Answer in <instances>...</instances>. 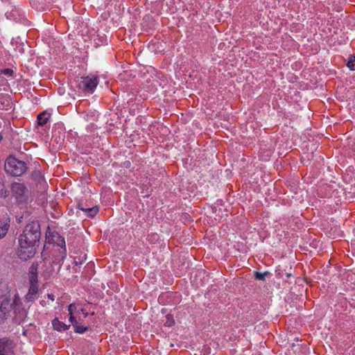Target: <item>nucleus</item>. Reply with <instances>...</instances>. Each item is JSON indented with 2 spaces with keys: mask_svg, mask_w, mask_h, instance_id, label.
Masks as SVG:
<instances>
[{
  "mask_svg": "<svg viewBox=\"0 0 355 355\" xmlns=\"http://www.w3.org/2000/svg\"><path fill=\"white\" fill-rule=\"evenodd\" d=\"M40 236V225L37 221H32L25 226L18 238L17 255L21 260L26 261L35 255L36 243Z\"/></svg>",
  "mask_w": 355,
  "mask_h": 355,
  "instance_id": "1",
  "label": "nucleus"
},
{
  "mask_svg": "<svg viewBox=\"0 0 355 355\" xmlns=\"http://www.w3.org/2000/svg\"><path fill=\"white\" fill-rule=\"evenodd\" d=\"M21 306V304L18 295H15L12 303L10 300L5 298L2 300L0 305V318L2 320L6 319L10 316V313L12 310L15 313L18 312L20 313L21 309L23 311Z\"/></svg>",
  "mask_w": 355,
  "mask_h": 355,
  "instance_id": "2",
  "label": "nucleus"
},
{
  "mask_svg": "<svg viewBox=\"0 0 355 355\" xmlns=\"http://www.w3.org/2000/svg\"><path fill=\"white\" fill-rule=\"evenodd\" d=\"M5 171L13 176H20L26 171V166L25 162L9 157L5 163Z\"/></svg>",
  "mask_w": 355,
  "mask_h": 355,
  "instance_id": "3",
  "label": "nucleus"
},
{
  "mask_svg": "<svg viewBox=\"0 0 355 355\" xmlns=\"http://www.w3.org/2000/svg\"><path fill=\"white\" fill-rule=\"evenodd\" d=\"M98 85L96 77H80L77 80V85L83 92L93 93Z\"/></svg>",
  "mask_w": 355,
  "mask_h": 355,
  "instance_id": "4",
  "label": "nucleus"
},
{
  "mask_svg": "<svg viewBox=\"0 0 355 355\" xmlns=\"http://www.w3.org/2000/svg\"><path fill=\"white\" fill-rule=\"evenodd\" d=\"M13 194L15 196L19 201H24L28 195V190L21 183L15 182L12 184L11 187Z\"/></svg>",
  "mask_w": 355,
  "mask_h": 355,
  "instance_id": "5",
  "label": "nucleus"
},
{
  "mask_svg": "<svg viewBox=\"0 0 355 355\" xmlns=\"http://www.w3.org/2000/svg\"><path fill=\"white\" fill-rule=\"evenodd\" d=\"M13 343L6 338L0 339V355H13Z\"/></svg>",
  "mask_w": 355,
  "mask_h": 355,
  "instance_id": "6",
  "label": "nucleus"
},
{
  "mask_svg": "<svg viewBox=\"0 0 355 355\" xmlns=\"http://www.w3.org/2000/svg\"><path fill=\"white\" fill-rule=\"evenodd\" d=\"M38 293V284L37 281H35L33 282H30V288L28 293L26 295V299L28 301H33L37 298V295Z\"/></svg>",
  "mask_w": 355,
  "mask_h": 355,
  "instance_id": "7",
  "label": "nucleus"
},
{
  "mask_svg": "<svg viewBox=\"0 0 355 355\" xmlns=\"http://www.w3.org/2000/svg\"><path fill=\"white\" fill-rule=\"evenodd\" d=\"M68 311L69 314V322H74L76 320V313L83 312V309L80 307L78 304H71L68 306Z\"/></svg>",
  "mask_w": 355,
  "mask_h": 355,
  "instance_id": "8",
  "label": "nucleus"
},
{
  "mask_svg": "<svg viewBox=\"0 0 355 355\" xmlns=\"http://www.w3.org/2000/svg\"><path fill=\"white\" fill-rule=\"evenodd\" d=\"M78 208L84 211L85 215L88 217L93 218L94 217L98 212V208L97 206H93L92 207H84L82 203H79L78 205Z\"/></svg>",
  "mask_w": 355,
  "mask_h": 355,
  "instance_id": "9",
  "label": "nucleus"
},
{
  "mask_svg": "<svg viewBox=\"0 0 355 355\" xmlns=\"http://www.w3.org/2000/svg\"><path fill=\"white\" fill-rule=\"evenodd\" d=\"M10 227V220L0 219V239L6 236L8 230Z\"/></svg>",
  "mask_w": 355,
  "mask_h": 355,
  "instance_id": "10",
  "label": "nucleus"
},
{
  "mask_svg": "<svg viewBox=\"0 0 355 355\" xmlns=\"http://www.w3.org/2000/svg\"><path fill=\"white\" fill-rule=\"evenodd\" d=\"M50 118V114L46 112H43L38 114L37 117V124L40 126H43L47 123Z\"/></svg>",
  "mask_w": 355,
  "mask_h": 355,
  "instance_id": "11",
  "label": "nucleus"
},
{
  "mask_svg": "<svg viewBox=\"0 0 355 355\" xmlns=\"http://www.w3.org/2000/svg\"><path fill=\"white\" fill-rule=\"evenodd\" d=\"M38 264L33 263L29 270V282L37 281Z\"/></svg>",
  "mask_w": 355,
  "mask_h": 355,
  "instance_id": "12",
  "label": "nucleus"
},
{
  "mask_svg": "<svg viewBox=\"0 0 355 355\" xmlns=\"http://www.w3.org/2000/svg\"><path fill=\"white\" fill-rule=\"evenodd\" d=\"M53 328L59 331H65L69 329L70 325H67L58 319H54L52 322Z\"/></svg>",
  "mask_w": 355,
  "mask_h": 355,
  "instance_id": "13",
  "label": "nucleus"
},
{
  "mask_svg": "<svg viewBox=\"0 0 355 355\" xmlns=\"http://www.w3.org/2000/svg\"><path fill=\"white\" fill-rule=\"evenodd\" d=\"M74 328V331L78 334H83L89 329V327L78 324L76 320L74 322H71Z\"/></svg>",
  "mask_w": 355,
  "mask_h": 355,
  "instance_id": "14",
  "label": "nucleus"
},
{
  "mask_svg": "<svg viewBox=\"0 0 355 355\" xmlns=\"http://www.w3.org/2000/svg\"><path fill=\"white\" fill-rule=\"evenodd\" d=\"M347 67L349 68L350 70L354 71L355 70V55H351L349 59L348 62L347 63Z\"/></svg>",
  "mask_w": 355,
  "mask_h": 355,
  "instance_id": "15",
  "label": "nucleus"
},
{
  "mask_svg": "<svg viewBox=\"0 0 355 355\" xmlns=\"http://www.w3.org/2000/svg\"><path fill=\"white\" fill-rule=\"evenodd\" d=\"M166 321L165 322V326H167V327L173 326L175 322H174V320H173L172 315H167L166 316Z\"/></svg>",
  "mask_w": 355,
  "mask_h": 355,
  "instance_id": "16",
  "label": "nucleus"
},
{
  "mask_svg": "<svg viewBox=\"0 0 355 355\" xmlns=\"http://www.w3.org/2000/svg\"><path fill=\"white\" fill-rule=\"evenodd\" d=\"M1 73L8 77H10V76H12L13 70L10 69H4L3 70H2Z\"/></svg>",
  "mask_w": 355,
  "mask_h": 355,
  "instance_id": "17",
  "label": "nucleus"
},
{
  "mask_svg": "<svg viewBox=\"0 0 355 355\" xmlns=\"http://www.w3.org/2000/svg\"><path fill=\"white\" fill-rule=\"evenodd\" d=\"M267 273L266 272H255V277L257 279H259V280H264L265 279V276Z\"/></svg>",
  "mask_w": 355,
  "mask_h": 355,
  "instance_id": "18",
  "label": "nucleus"
},
{
  "mask_svg": "<svg viewBox=\"0 0 355 355\" xmlns=\"http://www.w3.org/2000/svg\"><path fill=\"white\" fill-rule=\"evenodd\" d=\"M48 298L53 301L55 300V296L53 294H48Z\"/></svg>",
  "mask_w": 355,
  "mask_h": 355,
  "instance_id": "19",
  "label": "nucleus"
},
{
  "mask_svg": "<svg viewBox=\"0 0 355 355\" xmlns=\"http://www.w3.org/2000/svg\"><path fill=\"white\" fill-rule=\"evenodd\" d=\"M43 275L46 279H48L51 276V274L49 272H44Z\"/></svg>",
  "mask_w": 355,
  "mask_h": 355,
  "instance_id": "20",
  "label": "nucleus"
},
{
  "mask_svg": "<svg viewBox=\"0 0 355 355\" xmlns=\"http://www.w3.org/2000/svg\"><path fill=\"white\" fill-rule=\"evenodd\" d=\"M83 313V318H85L87 317L88 315V313L87 312H85V310L83 309V312H82Z\"/></svg>",
  "mask_w": 355,
  "mask_h": 355,
  "instance_id": "21",
  "label": "nucleus"
},
{
  "mask_svg": "<svg viewBox=\"0 0 355 355\" xmlns=\"http://www.w3.org/2000/svg\"><path fill=\"white\" fill-rule=\"evenodd\" d=\"M80 313H76V320L78 319L79 320H80Z\"/></svg>",
  "mask_w": 355,
  "mask_h": 355,
  "instance_id": "22",
  "label": "nucleus"
}]
</instances>
